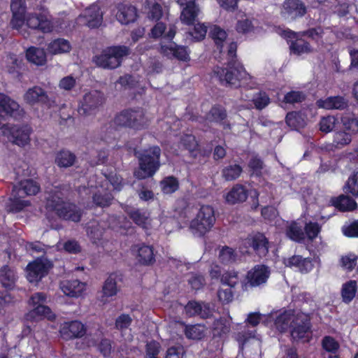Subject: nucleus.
Masks as SVG:
<instances>
[{"mask_svg":"<svg viewBox=\"0 0 358 358\" xmlns=\"http://www.w3.org/2000/svg\"><path fill=\"white\" fill-rule=\"evenodd\" d=\"M242 172V169L239 165L229 166L222 171V175L227 180H233L237 178Z\"/></svg>","mask_w":358,"mask_h":358,"instance_id":"nucleus-54","label":"nucleus"},{"mask_svg":"<svg viewBox=\"0 0 358 358\" xmlns=\"http://www.w3.org/2000/svg\"><path fill=\"white\" fill-rule=\"evenodd\" d=\"M250 100V97L247 96ZM251 101L254 103L255 108L262 110L270 103V99L265 92H259L251 97Z\"/></svg>","mask_w":358,"mask_h":358,"instance_id":"nucleus-49","label":"nucleus"},{"mask_svg":"<svg viewBox=\"0 0 358 358\" xmlns=\"http://www.w3.org/2000/svg\"><path fill=\"white\" fill-rule=\"evenodd\" d=\"M305 13L306 7L300 0H285L280 8V15L287 20H294Z\"/></svg>","mask_w":358,"mask_h":358,"instance_id":"nucleus-21","label":"nucleus"},{"mask_svg":"<svg viewBox=\"0 0 358 358\" xmlns=\"http://www.w3.org/2000/svg\"><path fill=\"white\" fill-rule=\"evenodd\" d=\"M103 331L100 329L90 331L85 336L84 341L87 346H94L99 343L100 352L104 357H108L111 352V343L108 339H103Z\"/></svg>","mask_w":358,"mask_h":358,"instance_id":"nucleus-19","label":"nucleus"},{"mask_svg":"<svg viewBox=\"0 0 358 358\" xmlns=\"http://www.w3.org/2000/svg\"><path fill=\"white\" fill-rule=\"evenodd\" d=\"M334 206L342 211H350L356 208L357 203L348 196H340L334 202Z\"/></svg>","mask_w":358,"mask_h":358,"instance_id":"nucleus-42","label":"nucleus"},{"mask_svg":"<svg viewBox=\"0 0 358 358\" xmlns=\"http://www.w3.org/2000/svg\"><path fill=\"white\" fill-rule=\"evenodd\" d=\"M71 49V45L68 40L57 38L48 43L47 51L51 55H59L69 52Z\"/></svg>","mask_w":358,"mask_h":358,"instance_id":"nucleus-34","label":"nucleus"},{"mask_svg":"<svg viewBox=\"0 0 358 358\" xmlns=\"http://www.w3.org/2000/svg\"><path fill=\"white\" fill-rule=\"evenodd\" d=\"M207 33V27L204 24L197 23L194 25V28L190 35L195 41H201L203 39Z\"/></svg>","mask_w":358,"mask_h":358,"instance_id":"nucleus-59","label":"nucleus"},{"mask_svg":"<svg viewBox=\"0 0 358 358\" xmlns=\"http://www.w3.org/2000/svg\"><path fill=\"white\" fill-rule=\"evenodd\" d=\"M236 29L238 33L248 34L253 31L254 24L250 19L243 17L238 20Z\"/></svg>","mask_w":358,"mask_h":358,"instance_id":"nucleus-53","label":"nucleus"},{"mask_svg":"<svg viewBox=\"0 0 358 358\" xmlns=\"http://www.w3.org/2000/svg\"><path fill=\"white\" fill-rule=\"evenodd\" d=\"M62 291L71 297L83 296L87 289V284L78 280H66L61 283Z\"/></svg>","mask_w":358,"mask_h":358,"instance_id":"nucleus-24","label":"nucleus"},{"mask_svg":"<svg viewBox=\"0 0 358 358\" xmlns=\"http://www.w3.org/2000/svg\"><path fill=\"white\" fill-rule=\"evenodd\" d=\"M317 106L326 110H343L348 106V101L343 96H329L317 101Z\"/></svg>","mask_w":358,"mask_h":358,"instance_id":"nucleus-28","label":"nucleus"},{"mask_svg":"<svg viewBox=\"0 0 358 358\" xmlns=\"http://www.w3.org/2000/svg\"><path fill=\"white\" fill-rule=\"evenodd\" d=\"M284 264L286 266L298 268L301 273H308L313 268V264L310 259L303 258L299 255H294L292 257L285 259Z\"/></svg>","mask_w":358,"mask_h":358,"instance_id":"nucleus-30","label":"nucleus"},{"mask_svg":"<svg viewBox=\"0 0 358 358\" xmlns=\"http://www.w3.org/2000/svg\"><path fill=\"white\" fill-rule=\"evenodd\" d=\"M133 321L132 317L128 314H121L115 320V328L120 331L121 336L126 342L133 340V335L129 327Z\"/></svg>","mask_w":358,"mask_h":358,"instance_id":"nucleus-27","label":"nucleus"},{"mask_svg":"<svg viewBox=\"0 0 358 358\" xmlns=\"http://www.w3.org/2000/svg\"><path fill=\"white\" fill-rule=\"evenodd\" d=\"M0 129L10 141L20 147H24L30 143L31 129L27 125H3L2 127H0Z\"/></svg>","mask_w":358,"mask_h":358,"instance_id":"nucleus-13","label":"nucleus"},{"mask_svg":"<svg viewBox=\"0 0 358 358\" xmlns=\"http://www.w3.org/2000/svg\"><path fill=\"white\" fill-rule=\"evenodd\" d=\"M46 208L49 210L56 211L64 220L78 222L81 217L80 211L74 204L64 203L57 194L47 197Z\"/></svg>","mask_w":358,"mask_h":358,"instance_id":"nucleus-10","label":"nucleus"},{"mask_svg":"<svg viewBox=\"0 0 358 358\" xmlns=\"http://www.w3.org/2000/svg\"><path fill=\"white\" fill-rule=\"evenodd\" d=\"M45 300V294L41 292H37L31 296L28 302L31 309L24 315L26 321L36 322L45 318L50 321L55 319V315L50 308L43 304Z\"/></svg>","mask_w":358,"mask_h":358,"instance_id":"nucleus-8","label":"nucleus"},{"mask_svg":"<svg viewBox=\"0 0 358 358\" xmlns=\"http://www.w3.org/2000/svg\"><path fill=\"white\" fill-rule=\"evenodd\" d=\"M286 122L290 127L298 129L306 124V118L301 113L292 112L287 115Z\"/></svg>","mask_w":358,"mask_h":358,"instance_id":"nucleus-41","label":"nucleus"},{"mask_svg":"<svg viewBox=\"0 0 358 358\" xmlns=\"http://www.w3.org/2000/svg\"><path fill=\"white\" fill-rule=\"evenodd\" d=\"M248 197V194L244 187L241 185L234 186L225 196L226 201L234 204L238 202L244 201Z\"/></svg>","mask_w":358,"mask_h":358,"instance_id":"nucleus-37","label":"nucleus"},{"mask_svg":"<svg viewBox=\"0 0 358 358\" xmlns=\"http://www.w3.org/2000/svg\"><path fill=\"white\" fill-rule=\"evenodd\" d=\"M323 348L329 352H336L339 348L338 343L331 336H325L322 340Z\"/></svg>","mask_w":358,"mask_h":358,"instance_id":"nucleus-61","label":"nucleus"},{"mask_svg":"<svg viewBox=\"0 0 358 358\" xmlns=\"http://www.w3.org/2000/svg\"><path fill=\"white\" fill-rule=\"evenodd\" d=\"M337 120L334 116L323 117L320 122V129L322 132L329 133L333 130Z\"/></svg>","mask_w":358,"mask_h":358,"instance_id":"nucleus-55","label":"nucleus"},{"mask_svg":"<svg viewBox=\"0 0 358 358\" xmlns=\"http://www.w3.org/2000/svg\"><path fill=\"white\" fill-rule=\"evenodd\" d=\"M120 280L119 275L116 273L110 274L103 283L101 291L102 301H106L108 298L115 296L119 289L117 283Z\"/></svg>","mask_w":358,"mask_h":358,"instance_id":"nucleus-32","label":"nucleus"},{"mask_svg":"<svg viewBox=\"0 0 358 358\" xmlns=\"http://www.w3.org/2000/svg\"><path fill=\"white\" fill-rule=\"evenodd\" d=\"M185 310L189 316L199 315L202 318H207L212 314L209 305L205 303L190 301L185 307Z\"/></svg>","mask_w":358,"mask_h":358,"instance_id":"nucleus-29","label":"nucleus"},{"mask_svg":"<svg viewBox=\"0 0 358 358\" xmlns=\"http://www.w3.org/2000/svg\"><path fill=\"white\" fill-rule=\"evenodd\" d=\"M226 117L225 110L221 106H214L210 111L208 119L210 121L220 122Z\"/></svg>","mask_w":358,"mask_h":358,"instance_id":"nucleus-57","label":"nucleus"},{"mask_svg":"<svg viewBox=\"0 0 358 358\" xmlns=\"http://www.w3.org/2000/svg\"><path fill=\"white\" fill-rule=\"evenodd\" d=\"M221 282L224 286L233 287L238 282V273L234 271L227 272L222 275Z\"/></svg>","mask_w":358,"mask_h":358,"instance_id":"nucleus-56","label":"nucleus"},{"mask_svg":"<svg viewBox=\"0 0 358 358\" xmlns=\"http://www.w3.org/2000/svg\"><path fill=\"white\" fill-rule=\"evenodd\" d=\"M215 222L214 208L210 205H203L198 210L196 217L189 224V231L195 236H203L210 231Z\"/></svg>","mask_w":358,"mask_h":358,"instance_id":"nucleus-6","label":"nucleus"},{"mask_svg":"<svg viewBox=\"0 0 358 358\" xmlns=\"http://www.w3.org/2000/svg\"><path fill=\"white\" fill-rule=\"evenodd\" d=\"M20 114L19 104L4 94H0V116L17 117Z\"/></svg>","mask_w":358,"mask_h":358,"instance_id":"nucleus-26","label":"nucleus"},{"mask_svg":"<svg viewBox=\"0 0 358 358\" xmlns=\"http://www.w3.org/2000/svg\"><path fill=\"white\" fill-rule=\"evenodd\" d=\"M310 37L316 40L317 41H321L322 43H330L335 38V34L329 28L322 29L317 27L316 29H310L308 31Z\"/></svg>","mask_w":358,"mask_h":358,"instance_id":"nucleus-35","label":"nucleus"},{"mask_svg":"<svg viewBox=\"0 0 358 358\" xmlns=\"http://www.w3.org/2000/svg\"><path fill=\"white\" fill-rule=\"evenodd\" d=\"M132 252L138 261L143 264H149L154 261L153 250L148 245H134L132 248Z\"/></svg>","mask_w":358,"mask_h":358,"instance_id":"nucleus-33","label":"nucleus"},{"mask_svg":"<svg viewBox=\"0 0 358 358\" xmlns=\"http://www.w3.org/2000/svg\"><path fill=\"white\" fill-rule=\"evenodd\" d=\"M162 13L161 6L157 3H153L149 7L148 16L152 20H158L162 16Z\"/></svg>","mask_w":358,"mask_h":358,"instance_id":"nucleus-64","label":"nucleus"},{"mask_svg":"<svg viewBox=\"0 0 358 358\" xmlns=\"http://www.w3.org/2000/svg\"><path fill=\"white\" fill-rule=\"evenodd\" d=\"M161 188L164 194H171L178 188V182L173 177H168L161 182Z\"/></svg>","mask_w":358,"mask_h":358,"instance_id":"nucleus-51","label":"nucleus"},{"mask_svg":"<svg viewBox=\"0 0 358 358\" xmlns=\"http://www.w3.org/2000/svg\"><path fill=\"white\" fill-rule=\"evenodd\" d=\"M268 317L275 319L273 326L278 331L285 332L289 329L293 340L303 342L309 341L311 332L308 313L289 310L278 315L271 313Z\"/></svg>","mask_w":358,"mask_h":358,"instance_id":"nucleus-3","label":"nucleus"},{"mask_svg":"<svg viewBox=\"0 0 358 358\" xmlns=\"http://www.w3.org/2000/svg\"><path fill=\"white\" fill-rule=\"evenodd\" d=\"M51 267L50 262L45 258H39L27 266V278L30 282H37L45 276Z\"/></svg>","mask_w":358,"mask_h":358,"instance_id":"nucleus-16","label":"nucleus"},{"mask_svg":"<svg viewBox=\"0 0 358 358\" xmlns=\"http://www.w3.org/2000/svg\"><path fill=\"white\" fill-rule=\"evenodd\" d=\"M217 296L219 298V300L222 301L223 303L230 302L233 299L231 287L228 286H224L222 285V287L218 290Z\"/></svg>","mask_w":358,"mask_h":358,"instance_id":"nucleus-60","label":"nucleus"},{"mask_svg":"<svg viewBox=\"0 0 358 358\" xmlns=\"http://www.w3.org/2000/svg\"><path fill=\"white\" fill-rule=\"evenodd\" d=\"M17 280L15 271L8 266H4L0 269V282L3 287L12 289Z\"/></svg>","mask_w":358,"mask_h":358,"instance_id":"nucleus-36","label":"nucleus"},{"mask_svg":"<svg viewBox=\"0 0 358 358\" xmlns=\"http://www.w3.org/2000/svg\"><path fill=\"white\" fill-rule=\"evenodd\" d=\"M51 267L50 262L45 258H39L27 266V278L30 282H37L45 276Z\"/></svg>","mask_w":358,"mask_h":358,"instance_id":"nucleus-17","label":"nucleus"},{"mask_svg":"<svg viewBox=\"0 0 358 358\" xmlns=\"http://www.w3.org/2000/svg\"><path fill=\"white\" fill-rule=\"evenodd\" d=\"M103 94L98 91L86 93L80 102L78 113L81 115H90L103 103Z\"/></svg>","mask_w":358,"mask_h":358,"instance_id":"nucleus-15","label":"nucleus"},{"mask_svg":"<svg viewBox=\"0 0 358 358\" xmlns=\"http://www.w3.org/2000/svg\"><path fill=\"white\" fill-rule=\"evenodd\" d=\"M128 52L129 50L125 46L110 47L103 50L100 55L96 56L94 62L104 69H115L120 65L122 57Z\"/></svg>","mask_w":358,"mask_h":358,"instance_id":"nucleus-11","label":"nucleus"},{"mask_svg":"<svg viewBox=\"0 0 358 358\" xmlns=\"http://www.w3.org/2000/svg\"><path fill=\"white\" fill-rule=\"evenodd\" d=\"M305 231L310 239H314L320 231V227L317 223L310 222L305 226Z\"/></svg>","mask_w":358,"mask_h":358,"instance_id":"nucleus-63","label":"nucleus"},{"mask_svg":"<svg viewBox=\"0 0 358 358\" xmlns=\"http://www.w3.org/2000/svg\"><path fill=\"white\" fill-rule=\"evenodd\" d=\"M245 243L250 245L259 256H265L268 251V241L263 234L250 235Z\"/></svg>","mask_w":358,"mask_h":358,"instance_id":"nucleus-25","label":"nucleus"},{"mask_svg":"<svg viewBox=\"0 0 358 358\" xmlns=\"http://www.w3.org/2000/svg\"><path fill=\"white\" fill-rule=\"evenodd\" d=\"M219 259L224 264L232 262L235 259L233 250L228 247L223 248L220 251Z\"/></svg>","mask_w":358,"mask_h":358,"instance_id":"nucleus-62","label":"nucleus"},{"mask_svg":"<svg viewBox=\"0 0 358 358\" xmlns=\"http://www.w3.org/2000/svg\"><path fill=\"white\" fill-rule=\"evenodd\" d=\"M10 8L13 13L11 27L24 38L29 36L27 29H38L43 33L55 30V23L47 11L26 13L25 0H12Z\"/></svg>","mask_w":358,"mask_h":358,"instance_id":"nucleus-2","label":"nucleus"},{"mask_svg":"<svg viewBox=\"0 0 358 358\" xmlns=\"http://www.w3.org/2000/svg\"><path fill=\"white\" fill-rule=\"evenodd\" d=\"M270 275L269 268L264 265H257L250 270L246 275L247 282L244 286L257 287L266 282Z\"/></svg>","mask_w":358,"mask_h":358,"instance_id":"nucleus-20","label":"nucleus"},{"mask_svg":"<svg viewBox=\"0 0 358 358\" xmlns=\"http://www.w3.org/2000/svg\"><path fill=\"white\" fill-rule=\"evenodd\" d=\"M27 59L36 65H43L46 61L45 53L43 49L29 48L26 52Z\"/></svg>","mask_w":358,"mask_h":358,"instance_id":"nucleus-39","label":"nucleus"},{"mask_svg":"<svg viewBox=\"0 0 358 358\" xmlns=\"http://www.w3.org/2000/svg\"><path fill=\"white\" fill-rule=\"evenodd\" d=\"M351 142V135L345 131L337 132L334 135V143L336 146H343Z\"/></svg>","mask_w":358,"mask_h":358,"instance_id":"nucleus-58","label":"nucleus"},{"mask_svg":"<svg viewBox=\"0 0 358 358\" xmlns=\"http://www.w3.org/2000/svg\"><path fill=\"white\" fill-rule=\"evenodd\" d=\"M357 289V282L355 280H350L343 285L341 295L344 302H350L355 296Z\"/></svg>","mask_w":358,"mask_h":358,"instance_id":"nucleus-40","label":"nucleus"},{"mask_svg":"<svg viewBox=\"0 0 358 358\" xmlns=\"http://www.w3.org/2000/svg\"><path fill=\"white\" fill-rule=\"evenodd\" d=\"M39 191L38 185L31 180H25L21 181L18 186H14L12 196L10 199L8 210L13 212H18L29 205L27 201L22 200L25 195H34Z\"/></svg>","mask_w":358,"mask_h":358,"instance_id":"nucleus-7","label":"nucleus"},{"mask_svg":"<svg viewBox=\"0 0 358 358\" xmlns=\"http://www.w3.org/2000/svg\"><path fill=\"white\" fill-rule=\"evenodd\" d=\"M210 36L214 40L217 48L220 53L226 55L227 57L229 69L217 68L215 71L222 83H225L231 86H238L242 83L243 85H249L253 87L254 84L250 85L248 80H251V76L245 71L241 64L234 60L237 45L235 43H228L227 39V33L224 30L217 26H213L210 31Z\"/></svg>","mask_w":358,"mask_h":358,"instance_id":"nucleus-1","label":"nucleus"},{"mask_svg":"<svg viewBox=\"0 0 358 358\" xmlns=\"http://www.w3.org/2000/svg\"><path fill=\"white\" fill-rule=\"evenodd\" d=\"M182 10L180 20L182 23L189 25L193 24L199 13V8L195 3V0H175Z\"/></svg>","mask_w":358,"mask_h":358,"instance_id":"nucleus-22","label":"nucleus"},{"mask_svg":"<svg viewBox=\"0 0 358 358\" xmlns=\"http://www.w3.org/2000/svg\"><path fill=\"white\" fill-rule=\"evenodd\" d=\"M176 33V27L173 24L166 25L164 22H158L151 30V37L154 38H162L160 52L168 58H176L181 61L189 59L187 49L177 45L172 41Z\"/></svg>","mask_w":358,"mask_h":358,"instance_id":"nucleus-5","label":"nucleus"},{"mask_svg":"<svg viewBox=\"0 0 358 358\" xmlns=\"http://www.w3.org/2000/svg\"><path fill=\"white\" fill-rule=\"evenodd\" d=\"M24 99L26 103L34 105L38 103H46L48 101V96L42 88L36 86L26 92Z\"/></svg>","mask_w":358,"mask_h":358,"instance_id":"nucleus-31","label":"nucleus"},{"mask_svg":"<svg viewBox=\"0 0 358 358\" xmlns=\"http://www.w3.org/2000/svg\"><path fill=\"white\" fill-rule=\"evenodd\" d=\"M115 17L122 24H128L136 20L137 12L135 7L127 3H119L115 8Z\"/></svg>","mask_w":358,"mask_h":358,"instance_id":"nucleus-23","label":"nucleus"},{"mask_svg":"<svg viewBox=\"0 0 358 358\" xmlns=\"http://www.w3.org/2000/svg\"><path fill=\"white\" fill-rule=\"evenodd\" d=\"M103 21V12L101 7L96 3L86 8L77 18V23L85 25L90 29L100 27Z\"/></svg>","mask_w":358,"mask_h":358,"instance_id":"nucleus-14","label":"nucleus"},{"mask_svg":"<svg viewBox=\"0 0 358 358\" xmlns=\"http://www.w3.org/2000/svg\"><path fill=\"white\" fill-rule=\"evenodd\" d=\"M110 186L114 190L120 191L122 187V178L116 174L94 176L88 181L87 187H80L79 192L92 194L94 203L103 208L108 206L113 199Z\"/></svg>","mask_w":358,"mask_h":358,"instance_id":"nucleus-4","label":"nucleus"},{"mask_svg":"<svg viewBox=\"0 0 358 358\" xmlns=\"http://www.w3.org/2000/svg\"><path fill=\"white\" fill-rule=\"evenodd\" d=\"M290 50L292 53L297 55L309 53L312 51V48L308 43L302 40H296L295 42L292 43L290 46Z\"/></svg>","mask_w":358,"mask_h":358,"instance_id":"nucleus-48","label":"nucleus"},{"mask_svg":"<svg viewBox=\"0 0 358 358\" xmlns=\"http://www.w3.org/2000/svg\"><path fill=\"white\" fill-rule=\"evenodd\" d=\"M344 129L351 134L358 132V118L352 115L347 114L341 117Z\"/></svg>","mask_w":358,"mask_h":358,"instance_id":"nucleus-45","label":"nucleus"},{"mask_svg":"<svg viewBox=\"0 0 358 358\" xmlns=\"http://www.w3.org/2000/svg\"><path fill=\"white\" fill-rule=\"evenodd\" d=\"M206 328L203 325L196 324L186 327L185 335L190 339H201L206 334Z\"/></svg>","mask_w":358,"mask_h":358,"instance_id":"nucleus-46","label":"nucleus"},{"mask_svg":"<svg viewBox=\"0 0 358 358\" xmlns=\"http://www.w3.org/2000/svg\"><path fill=\"white\" fill-rule=\"evenodd\" d=\"M286 235L289 238L296 242H299L304 238V234L301 227L294 222L289 224L287 226Z\"/></svg>","mask_w":358,"mask_h":358,"instance_id":"nucleus-43","label":"nucleus"},{"mask_svg":"<svg viewBox=\"0 0 358 358\" xmlns=\"http://www.w3.org/2000/svg\"><path fill=\"white\" fill-rule=\"evenodd\" d=\"M130 217L138 225L145 229H148L150 225V219L145 212L134 210L130 213Z\"/></svg>","mask_w":358,"mask_h":358,"instance_id":"nucleus-47","label":"nucleus"},{"mask_svg":"<svg viewBox=\"0 0 358 358\" xmlns=\"http://www.w3.org/2000/svg\"><path fill=\"white\" fill-rule=\"evenodd\" d=\"M86 332L85 326L78 320L65 322L61 324L59 329L60 336L66 341L81 338Z\"/></svg>","mask_w":358,"mask_h":358,"instance_id":"nucleus-18","label":"nucleus"},{"mask_svg":"<svg viewBox=\"0 0 358 358\" xmlns=\"http://www.w3.org/2000/svg\"><path fill=\"white\" fill-rule=\"evenodd\" d=\"M103 227L99 223L92 222L87 227V234L93 241L99 240L103 233Z\"/></svg>","mask_w":358,"mask_h":358,"instance_id":"nucleus-52","label":"nucleus"},{"mask_svg":"<svg viewBox=\"0 0 358 358\" xmlns=\"http://www.w3.org/2000/svg\"><path fill=\"white\" fill-rule=\"evenodd\" d=\"M160 148L157 146L145 150L139 158V169L135 171V176L144 179L152 176L159 166Z\"/></svg>","mask_w":358,"mask_h":358,"instance_id":"nucleus-9","label":"nucleus"},{"mask_svg":"<svg viewBox=\"0 0 358 358\" xmlns=\"http://www.w3.org/2000/svg\"><path fill=\"white\" fill-rule=\"evenodd\" d=\"M231 318L229 316L227 317H220L219 320H215L213 324V332L215 336H222L226 335L230 331V324Z\"/></svg>","mask_w":358,"mask_h":358,"instance_id":"nucleus-38","label":"nucleus"},{"mask_svg":"<svg viewBox=\"0 0 358 358\" xmlns=\"http://www.w3.org/2000/svg\"><path fill=\"white\" fill-rule=\"evenodd\" d=\"M75 159L73 153L68 150H62L57 154L55 162L60 167H69L73 164Z\"/></svg>","mask_w":358,"mask_h":358,"instance_id":"nucleus-44","label":"nucleus"},{"mask_svg":"<svg viewBox=\"0 0 358 358\" xmlns=\"http://www.w3.org/2000/svg\"><path fill=\"white\" fill-rule=\"evenodd\" d=\"M345 189L346 192L358 196V169L349 178Z\"/></svg>","mask_w":358,"mask_h":358,"instance_id":"nucleus-50","label":"nucleus"},{"mask_svg":"<svg viewBox=\"0 0 358 358\" xmlns=\"http://www.w3.org/2000/svg\"><path fill=\"white\" fill-rule=\"evenodd\" d=\"M148 119L143 110H127L121 112L114 119V123L119 127H127L141 129L148 124Z\"/></svg>","mask_w":358,"mask_h":358,"instance_id":"nucleus-12","label":"nucleus"}]
</instances>
